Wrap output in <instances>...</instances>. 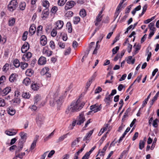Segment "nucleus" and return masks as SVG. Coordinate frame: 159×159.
I'll return each mask as SVG.
<instances>
[{
	"label": "nucleus",
	"instance_id": "obj_15",
	"mask_svg": "<svg viewBox=\"0 0 159 159\" xmlns=\"http://www.w3.org/2000/svg\"><path fill=\"white\" fill-rule=\"evenodd\" d=\"M46 62V58L42 56L40 57L38 61V64L40 65L45 64Z\"/></svg>",
	"mask_w": 159,
	"mask_h": 159
},
{
	"label": "nucleus",
	"instance_id": "obj_1",
	"mask_svg": "<svg viewBox=\"0 0 159 159\" xmlns=\"http://www.w3.org/2000/svg\"><path fill=\"white\" fill-rule=\"evenodd\" d=\"M50 98L49 104L51 106H54L56 104L57 107H60L64 101L63 96L57 92H50L48 95Z\"/></svg>",
	"mask_w": 159,
	"mask_h": 159
},
{
	"label": "nucleus",
	"instance_id": "obj_24",
	"mask_svg": "<svg viewBox=\"0 0 159 159\" xmlns=\"http://www.w3.org/2000/svg\"><path fill=\"white\" fill-rule=\"evenodd\" d=\"M93 130H91L89 132L87 133L86 135L84 138L83 141H85L87 140H89V138L92 135L93 133Z\"/></svg>",
	"mask_w": 159,
	"mask_h": 159
},
{
	"label": "nucleus",
	"instance_id": "obj_14",
	"mask_svg": "<svg viewBox=\"0 0 159 159\" xmlns=\"http://www.w3.org/2000/svg\"><path fill=\"white\" fill-rule=\"evenodd\" d=\"M23 141H20L18 143L19 146L16 151V155L19 153V152L21 150L23 147Z\"/></svg>",
	"mask_w": 159,
	"mask_h": 159
},
{
	"label": "nucleus",
	"instance_id": "obj_4",
	"mask_svg": "<svg viewBox=\"0 0 159 159\" xmlns=\"http://www.w3.org/2000/svg\"><path fill=\"white\" fill-rule=\"evenodd\" d=\"M44 117L43 115L41 114H39L37 116L36 120V122L38 125L40 126L44 121Z\"/></svg>",
	"mask_w": 159,
	"mask_h": 159
},
{
	"label": "nucleus",
	"instance_id": "obj_21",
	"mask_svg": "<svg viewBox=\"0 0 159 159\" xmlns=\"http://www.w3.org/2000/svg\"><path fill=\"white\" fill-rule=\"evenodd\" d=\"M70 135V134L69 133H67L66 134H64L62 136L60 137L59 139L57 140V142H60L62 141L63 140L67 138V135Z\"/></svg>",
	"mask_w": 159,
	"mask_h": 159
},
{
	"label": "nucleus",
	"instance_id": "obj_2",
	"mask_svg": "<svg viewBox=\"0 0 159 159\" xmlns=\"http://www.w3.org/2000/svg\"><path fill=\"white\" fill-rule=\"evenodd\" d=\"M85 103L84 102H81L78 99L76 101H73L70 105L68 106L65 111V113L68 114L80 111L84 106Z\"/></svg>",
	"mask_w": 159,
	"mask_h": 159
},
{
	"label": "nucleus",
	"instance_id": "obj_55",
	"mask_svg": "<svg viewBox=\"0 0 159 159\" xmlns=\"http://www.w3.org/2000/svg\"><path fill=\"white\" fill-rule=\"evenodd\" d=\"M13 103H16V104H19L20 102V99L19 98H16L13 99L12 100Z\"/></svg>",
	"mask_w": 159,
	"mask_h": 159
},
{
	"label": "nucleus",
	"instance_id": "obj_29",
	"mask_svg": "<svg viewBox=\"0 0 159 159\" xmlns=\"http://www.w3.org/2000/svg\"><path fill=\"white\" fill-rule=\"evenodd\" d=\"M22 96L25 98H29L30 96V94L28 92H24L22 94Z\"/></svg>",
	"mask_w": 159,
	"mask_h": 159
},
{
	"label": "nucleus",
	"instance_id": "obj_38",
	"mask_svg": "<svg viewBox=\"0 0 159 159\" xmlns=\"http://www.w3.org/2000/svg\"><path fill=\"white\" fill-rule=\"evenodd\" d=\"M9 64L8 63H6L3 66L2 68V70L4 72L6 73L9 70Z\"/></svg>",
	"mask_w": 159,
	"mask_h": 159
},
{
	"label": "nucleus",
	"instance_id": "obj_9",
	"mask_svg": "<svg viewBox=\"0 0 159 159\" xmlns=\"http://www.w3.org/2000/svg\"><path fill=\"white\" fill-rule=\"evenodd\" d=\"M49 10L48 9H45L43 10L42 12V18L43 20L47 18L49 14Z\"/></svg>",
	"mask_w": 159,
	"mask_h": 159
},
{
	"label": "nucleus",
	"instance_id": "obj_3",
	"mask_svg": "<svg viewBox=\"0 0 159 159\" xmlns=\"http://www.w3.org/2000/svg\"><path fill=\"white\" fill-rule=\"evenodd\" d=\"M18 6V3L16 0H12L8 5V9L11 11L16 9Z\"/></svg>",
	"mask_w": 159,
	"mask_h": 159
},
{
	"label": "nucleus",
	"instance_id": "obj_23",
	"mask_svg": "<svg viewBox=\"0 0 159 159\" xmlns=\"http://www.w3.org/2000/svg\"><path fill=\"white\" fill-rule=\"evenodd\" d=\"M80 139V137L77 138L75 139L71 143V147L72 148H74L75 146L78 144L79 142V139Z\"/></svg>",
	"mask_w": 159,
	"mask_h": 159
},
{
	"label": "nucleus",
	"instance_id": "obj_61",
	"mask_svg": "<svg viewBox=\"0 0 159 159\" xmlns=\"http://www.w3.org/2000/svg\"><path fill=\"white\" fill-rule=\"evenodd\" d=\"M55 151L54 150H51L48 155V157L49 158L51 157L54 154Z\"/></svg>",
	"mask_w": 159,
	"mask_h": 159
},
{
	"label": "nucleus",
	"instance_id": "obj_44",
	"mask_svg": "<svg viewBox=\"0 0 159 159\" xmlns=\"http://www.w3.org/2000/svg\"><path fill=\"white\" fill-rule=\"evenodd\" d=\"M80 21V18L79 16L74 17L73 19L74 23L75 24H77Z\"/></svg>",
	"mask_w": 159,
	"mask_h": 159
},
{
	"label": "nucleus",
	"instance_id": "obj_57",
	"mask_svg": "<svg viewBox=\"0 0 159 159\" xmlns=\"http://www.w3.org/2000/svg\"><path fill=\"white\" fill-rule=\"evenodd\" d=\"M71 48L70 47H68L67 49H66L64 53L65 55H67L69 54L71 52Z\"/></svg>",
	"mask_w": 159,
	"mask_h": 159
},
{
	"label": "nucleus",
	"instance_id": "obj_52",
	"mask_svg": "<svg viewBox=\"0 0 159 159\" xmlns=\"http://www.w3.org/2000/svg\"><path fill=\"white\" fill-rule=\"evenodd\" d=\"M57 34V31L56 29H53L51 32V35L53 37H55Z\"/></svg>",
	"mask_w": 159,
	"mask_h": 159
},
{
	"label": "nucleus",
	"instance_id": "obj_17",
	"mask_svg": "<svg viewBox=\"0 0 159 159\" xmlns=\"http://www.w3.org/2000/svg\"><path fill=\"white\" fill-rule=\"evenodd\" d=\"M31 87L32 89L34 91L38 90L39 88V84L37 83H35V82H33L31 85Z\"/></svg>",
	"mask_w": 159,
	"mask_h": 159
},
{
	"label": "nucleus",
	"instance_id": "obj_41",
	"mask_svg": "<svg viewBox=\"0 0 159 159\" xmlns=\"http://www.w3.org/2000/svg\"><path fill=\"white\" fill-rule=\"evenodd\" d=\"M17 133V132H12L8 130H6L5 131V133L7 135L9 136H12L15 135Z\"/></svg>",
	"mask_w": 159,
	"mask_h": 159
},
{
	"label": "nucleus",
	"instance_id": "obj_59",
	"mask_svg": "<svg viewBox=\"0 0 159 159\" xmlns=\"http://www.w3.org/2000/svg\"><path fill=\"white\" fill-rule=\"evenodd\" d=\"M102 89L100 87H98L95 90V93H98L102 91Z\"/></svg>",
	"mask_w": 159,
	"mask_h": 159
},
{
	"label": "nucleus",
	"instance_id": "obj_49",
	"mask_svg": "<svg viewBox=\"0 0 159 159\" xmlns=\"http://www.w3.org/2000/svg\"><path fill=\"white\" fill-rule=\"evenodd\" d=\"M109 146V143H107L106 145L105 146V147L103 148L101 152V153H102V156H104L105 153V151L107 150V148Z\"/></svg>",
	"mask_w": 159,
	"mask_h": 159
},
{
	"label": "nucleus",
	"instance_id": "obj_58",
	"mask_svg": "<svg viewBox=\"0 0 159 159\" xmlns=\"http://www.w3.org/2000/svg\"><path fill=\"white\" fill-rule=\"evenodd\" d=\"M43 30V26L42 25H40L37 28V30L36 32L37 34L38 35H39V31H42Z\"/></svg>",
	"mask_w": 159,
	"mask_h": 159
},
{
	"label": "nucleus",
	"instance_id": "obj_34",
	"mask_svg": "<svg viewBox=\"0 0 159 159\" xmlns=\"http://www.w3.org/2000/svg\"><path fill=\"white\" fill-rule=\"evenodd\" d=\"M127 60V63L128 64H134L135 62V59H132V56H129Z\"/></svg>",
	"mask_w": 159,
	"mask_h": 159
},
{
	"label": "nucleus",
	"instance_id": "obj_48",
	"mask_svg": "<svg viewBox=\"0 0 159 159\" xmlns=\"http://www.w3.org/2000/svg\"><path fill=\"white\" fill-rule=\"evenodd\" d=\"M67 0H59L58 2V5L63 6L66 2Z\"/></svg>",
	"mask_w": 159,
	"mask_h": 159
},
{
	"label": "nucleus",
	"instance_id": "obj_42",
	"mask_svg": "<svg viewBox=\"0 0 159 159\" xmlns=\"http://www.w3.org/2000/svg\"><path fill=\"white\" fill-rule=\"evenodd\" d=\"M20 66L21 69L23 70H24L28 66V64L27 63L21 62L20 63Z\"/></svg>",
	"mask_w": 159,
	"mask_h": 159
},
{
	"label": "nucleus",
	"instance_id": "obj_19",
	"mask_svg": "<svg viewBox=\"0 0 159 159\" xmlns=\"http://www.w3.org/2000/svg\"><path fill=\"white\" fill-rule=\"evenodd\" d=\"M16 74L15 73L12 74L9 77V80L11 82H13L16 80Z\"/></svg>",
	"mask_w": 159,
	"mask_h": 159
},
{
	"label": "nucleus",
	"instance_id": "obj_7",
	"mask_svg": "<svg viewBox=\"0 0 159 159\" xmlns=\"http://www.w3.org/2000/svg\"><path fill=\"white\" fill-rule=\"evenodd\" d=\"M75 4V2L74 1H68L66 4L65 7V9L66 10H68L69 9L72 8Z\"/></svg>",
	"mask_w": 159,
	"mask_h": 159
},
{
	"label": "nucleus",
	"instance_id": "obj_8",
	"mask_svg": "<svg viewBox=\"0 0 159 159\" xmlns=\"http://www.w3.org/2000/svg\"><path fill=\"white\" fill-rule=\"evenodd\" d=\"M32 57V53L30 52H28L24 54L22 57V60L23 61H28Z\"/></svg>",
	"mask_w": 159,
	"mask_h": 159
},
{
	"label": "nucleus",
	"instance_id": "obj_16",
	"mask_svg": "<svg viewBox=\"0 0 159 159\" xmlns=\"http://www.w3.org/2000/svg\"><path fill=\"white\" fill-rule=\"evenodd\" d=\"M56 25L57 26L56 28H57L58 29H60L62 28L63 26V22L61 20H58L56 23Z\"/></svg>",
	"mask_w": 159,
	"mask_h": 159
},
{
	"label": "nucleus",
	"instance_id": "obj_11",
	"mask_svg": "<svg viewBox=\"0 0 159 159\" xmlns=\"http://www.w3.org/2000/svg\"><path fill=\"white\" fill-rule=\"evenodd\" d=\"M90 109L93 111L94 113H96L101 110L100 107L97 105L96 104L91 105L90 107Z\"/></svg>",
	"mask_w": 159,
	"mask_h": 159
},
{
	"label": "nucleus",
	"instance_id": "obj_43",
	"mask_svg": "<svg viewBox=\"0 0 159 159\" xmlns=\"http://www.w3.org/2000/svg\"><path fill=\"white\" fill-rule=\"evenodd\" d=\"M43 6L46 7V9H48L49 6V3L47 0L43 1Z\"/></svg>",
	"mask_w": 159,
	"mask_h": 159
},
{
	"label": "nucleus",
	"instance_id": "obj_63",
	"mask_svg": "<svg viewBox=\"0 0 159 159\" xmlns=\"http://www.w3.org/2000/svg\"><path fill=\"white\" fill-rule=\"evenodd\" d=\"M132 48V46L129 43L128 44V46L127 48V51L129 53H130L131 51V50Z\"/></svg>",
	"mask_w": 159,
	"mask_h": 159
},
{
	"label": "nucleus",
	"instance_id": "obj_5",
	"mask_svg": "<svg viewBox=\"0 0 159 159\" xmlns=\"http://www.w3.org/2000/svg\"><path fill=\"white\" fill-rule=\"evenodd\" d=\"M77 122V125H80L83 123L85 120V119L84 114V112H82L80 114L79 116L76 119Z\"/></svg>",
	"mask_w": 159,
	"mask_h": 159
},
{
	"label": "nucleus",
	"instance_id": "obj_54",
	"mask_svg": "<svg viewBox=\"0 0 159 159\" xmlns=\"http://www.w3.org/2000/svg\"><path fill=\"white\" fill-rule=\"evenodd\" d=\"M49 46L52 49H53L55 48V45L54 42L53 41H51L49 43Z\"/></svg>",
	"mask_w": 159,
	"mask_h": 159
},
{
	"label": "nucleus",
	"instance_id": "obj_30",
	"mask_svg": "<svg viewBox=\"0 0 159 159\" xmlns=\"http://www.w3.org/2000/svg\"><path fill=\"white\" fill-rule=\"evenodd\" d=\"M134 48L135 49V52L133 53L134 55L136 54L138 52V51L140 49V46L139 45H136L134 44Z\"/></svg>",
	"mask_w": 159,
	"mask_h": 159
},
{
	"label": "nucleus",
	"instance_id": "obj_28",
	"mask_svg": "<svg viewBox=\"0 0 159 159\" xmlns=\"http://www.w3.org/2000/svg\"><path fill=\"white\" fill-rule=\"evenodd\" d=\"M112 97L109 95L107 97H106L104 99V101L107 105H109L110 102L111 101Z\"/></svg>",
	"mask_w": 159,
	"mask_h": 159
},
{
	"label": "nucleus",
	"instance_id": "obj_50",
	"mask_svg": "<svg viewBox=\"0 0 159 159\" xmlns=\"http://www.w3.org/2000/svg\"><path fill=\"white\" fill-rule=\"evenodd\" d=\"M25 155V152H21L20 153H18L16 155V157H19L20 159H22L23 157Z\"/></svg>",
	"mask_w": 159,
	"mask_h": 159
},
{
	"label": "nucleus",
	"instance_id": "obj_45",
	"mask_svg": "<svg viewBox=\"0 0 159 159\" xmlns=\"http://www.w3.org/2000/svg\"><path fill=\"white\" fill-rule=\"evenodd\" d=\"M73 13L72 11H67L65 14V16L66 17L70 18L73 15Z\"/></svg>",
	"mask_w": 159,
	"mask_h": 159
},
{
	"label": "nucleus",
	"instance_id": "obj_33",
	"mask_svg": "<svg viewBox=\"0 0 159 159\" xmlns=\"http://www.w3.org/2000/svg\"><path fill=\"white\" fill-rule=\"evenodd\" d=\"M34 104L37 105L38 102L41 99V97L39 95H36L34 98Z\"/></svg>",
	"mask_w": 159,
	"mask_h": 159
},
{
	"label": "nucleus",
	"instance_id": "obj_51",
	"mask_svg": "<svg viewBox=\"0 0 159 159\" xmlns=\"http://www.w3.org/2000/svg\"><path fill=\"white\" fill-rule=\"evenodd\" d=\"M119 47L118 46H116V47L112 49V52L113 54H116L117 52V51L119 50Z\"/></svg>",
	"mask_w": 159,
	"mask_h": 159
},
{
	"label": "nucleus",
	"instance_id": "obj_56",
	"mask_svg": "<svg viewBox=\"0 0 159 159\" xmlns=\"http://www.w3.org/2000/svg\"><path fill=\"white\" fill-rule=\"evenodd\" d=\"M58 45H59V47L62 48H64L65 47V43H63L61 41H59L58 43Z\"/></svg>",
	"mask_w": 159,
	"mask_h": 159
},
{
	"label": "nucleus",
	"instance_id": "obj_47",
	"mask_svg": "<svg viewBox=\"0 0 159 159\" xmlns=\"http://www.w3.org/2000/svg\"><path fill=\"white\" fill-rule=\"evenodd\" d=\"M15 22V20L14 18H13L11 20H9V25L10 26H13Z\"/></svg>",
	"mask_w": 159,
	"mask_h": 159
},
{
	"label": "nucleus",
	"instance_id": "obj_40",
	"mask_svg": "<svg viewBox=\"0 0 159 159\" xmlns=\"http://www.w3.org/2000/svg\"><path fill=\"white\" fill-rule=\"evenodd\" d=\"M37 141V139H36L35 140H34L33 141L32 143L31 144V146L30 148V149L31 150H32L35 147L36 145V143Z\"/></svg>",
	"mask_w": 159,
	"mask_h": 159
},
{
	"label": "nucleus",
	"instance_id": "obj_13",
	"mask_svg": "<svg viewBox=\"0 0 159 159\" xmlns=\"http://www.w3.org/2000/svg\"><path fill=\"white\" fill-rule=\"evenodd\" d=\"M40 43L41 45L43 46L46 45L47 43V38L44 35H42L40 38Z\"/></svg>",
	"mask_w": 159,
	"mask_h": 159
},
{
	"label": "nucleus",
	"instance_id": "obj_60",
	"mask_svg": "<svg viewBox=\"0 0 159 159\" xmlns=\"http://www.w3.org/2000/svg\"><path fill=\"white\" fill-rule=\"evenodd\" d=\"M131 7L132 5H130L126 8L125 10V13H128L129 12L130 10L131 9Z\"/></svg>",
	"mask_w": 159,
	"mask_h": 159
},
{
	"label": "nucleus",
	"instance_id": "obj_20",
	"mask_svg": "<svg viewBox=\"0 0 159 159\" xmlns=\"http://www.w3.org/2000/svg\"><path fill=\"white\" fill-rule=\"evenodd\" d=\"M7 113L10 115L13 116L15 113V110L12 107H9L7 108Z\"/></svg>",
	"mask_w": 159,
	"mask_h": 159
},
{
	"label": "nucleus",
	"instance_id": "obj_10",
	"mask_svg": "<svg viewBox=\"0 0 159 159\" xmlns=\"http://www.w3.org/2000/svg\"><path fill=\"white\" fill-rule=\"evenodd\" d=\"M29 48V45L28 43L25 42L21 48L22 53H24L26 52Z\"/></svg>",
	"mask_w": 159,
	"mask_h": 159
},
{
	"label": "nucleus",
	"instance_id": "obj_62",
	"mask_svg": "<svg viewBox=\"0 0 159 159\" xmlns=\"http://www.w3.org/2000/svg\"><path fill=\"white\" fill-rule=\"evenodd\" d=\"M57 9L58 8L56 6L52 8L51 10V11L52 13H54L56 12V11L57 10Z\"/></svg>",
	"mask_w": 159,
	"mask_h": 159
},
{
	"label": "nucleus",
	"instance_id": "obj_37",
	"mask_svg": "<svg viewBox=\"0 0 159 159\" xmlns=\"http://www.w3.org/2000/svg\"><path fill=\"white\" fill-rule=\"evenodd\" d=\"M145 144V143L144 141H143V140H140L139 143V148L140 150H142L144 148Z\"/></svg>",
	"mask_w": 159,
	"mask_h": 159
},
{
	"label": "nucleus",
	"instance_id": "obj_27",
	"mask_svg": "<svg viewBox=\"0 0 159 159\" xmlns=\"http://www.w3.org/2000/svg\"><path fill=\"white\" fill-rule=\"evenodd\" d=\"M80 15L82 18H84L86 15V12L84 9H83L80 10Z\"/></svg>",
	"mask_w": 159,
	"mask_h": 159
},
{
	"label": "nucleus",
	"instance_id": "obj_53",
	"mask_svg": "<svg viewBox=\"0 0 159 159\" xmlns=\"http://www.w3.org/2000/svg\"><path fill=\"white\" fill-rule=\"evenodd\" d=\"M158 122V120L157 119H156L155 120L153 121L152 125L153 126L156 128L158 126L157 122Z\"/></svg>",
	"mask_w": 159,
	"mask_h": 159
},
{
	"label": "nucleus",
	"instance_id": "obj_18",
	"mask_svg": "<svg viewBox=\"0 0 159 159\" xmlns=\"http://www.w3.org/2000/svg\"><path fill=\"white\" fill-rule=\"evenodd\" d=\"M36 28L35 26V25L34 24L32 25H31L29 30V33L31 34V35H33L34 34L36 31Z\"/></svg>",
	"mask_w": 159,
	"mask_h": 159
},
{
	"label": "nucleus",
	"instance_id": "obj_35",
	"mask_svg": "<svg viewBox=\"0 0 159 159\" xmlns=\"http://www.w3.org/2000/svg\"><path fill=\"white\" fill-rule=\"evenodd\" d=\"M31 82L30 80L28 78H26L23 81V83L26 85L27 86L30 84Z\"/></svg>",
	"mask_w": 159,
	"mask_h": 159
},
{
	"label": "nucleus",
	"instance_id": "obj_46",
	"mask_svg": "<svg viewBox=\"0 0 159 159\" xmlns=\"http://www.w3.org/2000/svg\"><path fill=\"white\" fill-rule=\"evenodd\" d=\"M28 32L26 31L24 33L22 38V40L25 41L27 39V35L28 34Z\"/></svg>",
	"mask_w": 159,
	"mask_h": 159
},
{
	"label": "nucleus",
	"instance_id": "obj_36",
	"mask_svg": "<svg viewBox=\"0 0 159 159\" xmlns=\"http://www.w3.org/2000/svg\"><path fill=\"white\" fill-rule=\"evenodd\" d=\"M26 7V3L25 2H21L19 5L20 9L21 10H24Z\"/></svg>",
	"mask_w": 159,
	"mask_h": 159
},
{
	"label": "nucleus",
	"instance_id": "obj_32",
	"mask_svg": "<svg viewBox=\"0 0 159 159\" xmlns=\"http://www.w3.org/2000/svg\"><path fill=\"white\" fill-rule=\"evenodd\" d=\"M66 27L68 30V32L71 33L72 31L71 24L70 22H68L66 24Z\"/></svg>",
	"mask_w": 159,
	"mask_h": 159
},
{
	"label": "nucleus",
	"instance_id": "obj_31",
	"mask_svg": "<svg viewBox=\"0 0 159 159\" xmlns=\"http://www.w3.org/2000/svg\"><path fill=\"white\" fill-rule=\"evenodd\" d=\"M26 133L24 132H22L20 134V135L22 139H23V141H25L26 139Z\"/></svg>",
	"mask_w": 159,
	"mask_h": 159
},
{
	"label": "nucleus",
	"instance_id": "obj_22",
	"mask_svg": "<svg viewBox=\"0 0 159 159\" xmlns=\"http://www.w3.org/2000/svg\"><path fill=\"white\" fill-rule=\"evenodd\" d=\"M102 19V16H98L96 17V20L94 21L95 25L96 26H98L99 22H100Z\"/></svg>",
	"mask_w": 159,
	"mask_h": 159
},
{
	"label": "nucleus",
	"instance_id": "obj_6",
	"mask_svg": "<svg viewBox=\"0 0 159 159\" xmlns=\"http://www.w3.org/2000/svg\"><path fill=\"white\" fill-rule=\"evenodd\" d=\"M42 52L43 54L47 57L51 56L52 53L51 51L49 50L48 47L47 46H46L43 48Z\"/></svg>",
	"mask_w": 159,
	"mask_h": 159
},
{
	"label": "nucleus",
	"instance_id": "obj_25",
	"mask_svg": "<svg viewBox=\"0 0 159 159\" xmlns=\"http://www.w3.org/2000/svg\"><path fill=\"white\" fill-rule=\"evenodd\" d=\"M49 71V68L48 67H45L42 69L40 72L41 74L42 75H45Z\"/></svg>",
	"mask_w": 159,
	"mask_h": 159
},
{
	"label": "nucleus",
	"instance_id": "obj_26",
	"mask_svg": "<svg viewBox=\"0 0 159 159\" xmlns=\"http://www.w3.org/2000/svg\"><path fill=\"white\" fill-rule=\"evenodd\" d=\"M34 73L33 70L31 69H27L25 71V74L27 76H31Z\"/></svg>",
	"mask_w": 159,
	"mask_h": 159
},
{
	"label": "nucleus",
	"instance_id": "obj_12",
	"mask_svg": "<svg viewBox=\"0 0 159 159\" xmlns=\"http://www.w3.org/2000/svg\"><path fill=\"white\" fill-rule=\"evenodd\" d=\"M11 91V88L10 87H6L2 90L1 95L2 96H5L7 94Z\"/></svg>",
	"mask_w": 159,
	"mask_h": 159
},
{
	"label": "nucleus",
	"instance_id": "obj_39",
	"mask_svg": "<svg viewBox=\"0 0 159 159\" xmlns=\"http://www.w3.org/2000/svg\"><path fill=\"white\" fill-rule=\"evenodd\" d=\"M13 64L14 66L16 68L18 67L20 65L19 60L17 59H15L14 60Z\"/></svg>",
	"mask_w": 159,
	"mask_h": 159
},
{
	"label": "nucleus",
	"instance_id": "obj_64",
	"mask_svg": "<svg viewBox=\"0 0 159 159\" xmlns=\"http://www.w3.org/2000/svg\"><path fill=\"white\" fill-rule=\"evenodd\" d=\"M89 156L90 155L86 152L81 159H89Z\"/></svg>",
	"mask_w": 159,
	"mask_h": 159
}]
</instances>
